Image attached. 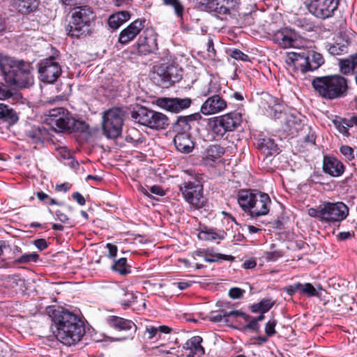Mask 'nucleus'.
Segmentation results:
<instances>
[{
    "instance_id": "4",
    "label": "nucleus",
    "mask_w": 357,
    "mask_h": 357,
    "mask_svg": "<svg viewBox=\"0 0 357 357\" xmlns=\"http://www.w3.org/2000/svg\"><path fill=\"white\" fill-rule=\"evenodd\" d=\"M312 85L321 97L327 100L344 97L349 89L347 79L337 74L317 77L313 79Z\"/></svg>"
},
{
    "instance_id": "39",
    "label": "nucleus",
    "mask_w": 357,
    "mask_h": 357,
    "mask_svg": "<svg viewBox=\"0 0 357 357\" xmlns=\"http://www.w3.org/2000/svg\"><path fill=\"white\" fill-rule=\"evenodd\" d=\"M166 6H170L174 9L176 16L182 20L184 13V6L180 0H162Z\"/></svg>"
},
{
    "instance_id": "12",
    "label": "nucleus",
    "mask_w": 357,
    "mask_h": 357,
    "mask_svg": "<svg viewBox=\"0 0 357 357\" xmlns=\"http://www.w3.org/2000/svg\"><path fill=\"white\" fill-rule=\"evenodd\" d=\"M61 72V67L54 56H49L38 63L39 77L44 83H54Z\"/></svg>"
},
{
    "instance_id": "43",
    "label": "nucleus",
    "mask_w": 357,
    "mask_h": 357,
    "mask_svg": "<svg viewBox=\"0 0 357 357\" xmlns=\"http://www.w3.org/2000/svg\"><path fill=\"white\" fill-rule=\"evenodd\" d=\"M295 24L305 31H311L314 27L313 23L306 18H298L295 21Z\"/></svg>"
},
{
    "instance_id": "44",
    "label": "nucleus",
    "mask_w": 357,
    "mask_h": 357,
    "mask_svg": "<svg viewBox=\"0 0 357 357\" xmlns=\"http://www.w3.org/2000/svg\"><path fill=\"white\" fill-rule=\"evenodd\" d=\"M229 55L231 57L236 60L244 61L249 60V56L238 49L231 50L229 52Z\"/></svg>"
},
{
    "instance_id": "32",
    "label": "nucleus",
    "mask_w": 357,
    "mask_h": 357,
    "mask_svg": "<svg viewBox=\"0 0 357 357\" xmlns=\"http://www.w3.org/2000/svg\"><path fill=\"white\" fill-rule=\"evenodd\" d=\"M26 136L29 140L34 144L43 142L47 135V130L40 126H33L26 131Z\"/></svg>"
},
{
    "instance_id": "16",
    "label": "nucleus",
    "mask_w": 357,
    "mask_h": 357,
    "mask_svg": "<svg viewBox=\"0 0 357 357\" xmlns=\"http://www.w3.org/2000/svg\"><path fill=\"white\" fill-rule=\"evenodd\" d=\"M191 104L192 100L190 98H159L156 100L158 107L174 113H178L188 108Z\"/></svg>"
},
{
    "instance_id": "24",
    "label": "nucleus",
    "mask_w": 357,
    "mask_h": 357,
    "mask_svg": "<svg viewBox=\"0 0 357 357\" xmlns=\"http://www.w3.org/2000/svg\"><path fill=\"white\" fill-rule=\"evenodd\" d=\"M218 118L228 132L234 131L242 121L241 114L237 112H230Z\"/></svg>"
},
{
    "instance_id": "53",
    "label": "nucleus",
    "mask_w": 357,
    "mask_h": 357,
    "mask_svg": "<svg viewBox=\"0 0 357 357\" xmlns=\"http://www.w3.org/2000/svg\"><path fill=\"white\" fill-rule=\"evenodd\" d=\"M34 245L40 251L45 250L47 247V243L44 238L36 239L33 241Z\"/></svg>"
},
{
    "instance_id": "47",
    "label": "nucleus",
    "mask_w": 357,
    "mask_h": 357,
    "mask_svg": "<svg viewBox=\"0 0 357 357\" xmlns=\"http://www.w3.org/2000/svg\"><path fill=\"white\" fill-rule=\"evenodd\" d=\"M277 321L275 319L270 320L266 323L265 326V332L268 336H273L275 333V327Z\"/></svg>"
},
{
    "instance_id": "41",
    "label": "nucleus",
    "mask_w": 357,
    "mask_h": 357,
    "mask_svg": "<svg viewBox=\"0 0 357 357\" xmlns=\"http://www.w3.org/2000/svg\"><path fill=\"white\" fill-rule=\"evenodd\" d=\"M212 131L218 137H222L225 134L228 132L225 127L222 126V123H221L218 118H216L213 121Z\"/></svg>"
},
{
    "instance_id": "54",
    "label": "nucleus",
    "mask_w": 357,
    "mask_h": 357,
    "mask_svg": "<svg viewBox=\"0 0 357 357\" xmlns=\"http://www.w3.org/2000/svg\"><path fill=\"white\" fill-rule=\"evenodd\" d=\"M126 139L128 142H132L135 144H142L144 142V139L143 137H139L136 138L134 136H132L131 134L128 135Z\"/></svg>"
},
{
    "instance_id": "9",
    "label": "nucleus",
    "mask_w": 357,
    "mask_h": 357,
    "mask_svg": "<svg viewBox=\"0 0 357 357\" xmlns=\"http://www.w3.org/2000/svg\"><path fill=\"white\" fill-rule=\"evenodd\" d=\"M123 116V112L119 108H112L103 113L102 130L107 138H116L121 134Z\"/></svg>"
},
{
    "instance_id": "22",
    "label": "nucleus",
    "mask_w": 357,
    "mask_h": 357,
    "mask_svg": "<svg viewBox=\"0 0 357 357\" xmlns=\"http://www.w3.org/2000/svg\"><path fill=\"white\" fill-rule=\"evenodd\" d=\"M238 317L248 320V316L245 313L239 310H231L221 313L212 312L209 316L210 321L213 322H227L230 319H237Z\"/></svg>"
},
{
    "instance_id": "21",
    "label": "nucleus",
    "mask_w": 357,
    "mask_h": 357,
    "mask_svg": "<svg viewBox=\"0 0 357 357\" xmlns=\"http://www.w3.org/2000/svg\"><path fill=\"white\" fill-rule=\"evenodd\" d=\"M257 190H241L237 195V200L242 210L249 214L257 197Z\"/></svg>"
},
{
    "instance_id": "2",
    "label": "nucleus",
    "mask_w": 357,
    "mask_h": 357,
    "mask_svg": "<svg viewBox=\"0 0 357 357\" xmlns=\"http://www.w3.org/2000/svg\"><path fill=\"white\" fill-rule=\"evenodd\" d=\"M52 321L56 328V337L66 346L76 344L85 333L84 322L77 315L68 310H56Z\"/></svg>"
},
{
    "instance_id": "30",
    "label": "nucleus",
    "mask_w": 357,
    "mask_h": 357,
    "mask_svg": "<svg viewBox=\"0 0 357 357\" xmlns=\"http://www.w3.org/2000/svg\"><path fill=\"white\" fill-rule=\"evenodd\" d=\"M193 121V115L178 116L173 125V130L176 134L189 133L191 129L190 123Z\"/></svg>"
},
{
    "instance_id": "51",
    "label": "nucleus",
    "mask_w": 357,
    "mask_h": 357,
    "mask_svg": "<svg viewBox=\"0 0 357 357\" xmlns=\"http://www.w3.org/2000/svg\"><path fill=\"white\" fill-rule=\"evenodd\" d=\"M342 123L347 126H357V116H351L349 118H344L342 119Z\"/></svg>"
},
{
    "instance_id": "7",
    "label": "nucleus",
    "mask_w": 357,
    "mask_h": 357,
    "mask_svg": "<svg viewBox=\"0 0 357 357\" xmlns=\"http://www.w3.org/2000/svg\"><path fill=\"white\" fill-rule=\"evenodd\" d=\"M222 86L218 82L211 81L207 89L202 91V96L207 99L201 106L200 111L204 115H212L225 111L227 102L221 93Z\"/></svg>"
},
{
    "instance_id": "52",
    "label": "nucleus",
    "mask_w": 357,
    "mask_h": 357,
    "mask_svg": "<svg viewBox=\"0 0 357 357\" xmlns=\"http://www.w3.org/2000/svg\"><path fill=\"white\" fill-rule=\"evenodd\" d=\"M300 286H301V283L300 282H298L296 284H294L293 285H289L288 287H287L285 288V291H287V293L290 295V296H292L294 295L297 291H300Z\"/></svg>"
},
{
    "instance_id": "20",
    "label": "nucleus",
    "mask_w": 357,
    "mask_h": 357,
    "mask_svg": "<svg viewBox=\"0 0 357 357\" xmlns=\"http://www.w3.org/2000/svg\"><path fill=\"white\" fill-rule=\"evenodd\" d=\"M324 172L332 176L337 177L344 172V165L337 158L325 156L323 162Z\"/></svg>"
},
{
    "instance_id": "29",
    "label": "nucleus",
    "mask_w": 357,
    "mask_h": 357,
    "mask_svg": "<svg viewBox=\"0 0 357 357\" xmlns=\"http://www.w3.org/2000/svg\"><path fill=\"white\" fill-rule=\"evenodd\" d=\"M257 147L266 156L277 153L278 150V146L275 143L274 140L268 137L259 139Z\"/></svg>"
},
{
    "instance_id": "42",
    "label": "nucleus",
    "mask_w": 357,
    "mask_h": 357,
    "mask_svg": "<svg viewBox=\"0 0 357 357\" xmlns=\"http://www.w3.org/2000/svg\"><path fill=\"white\" fill-rule=\"evenodd\" d=\"M300 292L303 294H305L309 297L311 296H317L319 293L317 289L313 287V285L310 283H305L301 284L300 286Z\"/></svg>"
},
{
    "instance_id": "60",
    "label": "nucleus",
    "mask_w": 357,
    "mask_h": 357,
    "mask_svg": "<svg viewBox=\"0 0 357 357\" xmlns=\"http://www.w3.org/2000/svg\"><path fill=\"white\" fill-rule=\"evenodd\" d=\"M353 234H354V233H351L349 231H342V232H340L337 234V238L340 241H345L348 238H350Z\"/></svg>"
},
{
    "instance_id": "63",
    "label": "nucleus",
    "mask_w": 357,
    "mask_h": 357,
    "mask_svg": "<svg viewBox=\"0 0 357 357\" xmlns=\"http://www.w3.org/2000/svg\"><path fill=\"white\" fill-rule=\"evenodd\" d=\"M60 1L66 6H79L81 3L80 0H60Z\"/></svg>"
},
{
    "instance_id": "18",
    "label": "nucleus",
    "mask_w": 357,
    "mask_h": 357,
    "mask_svg": "<svg viewBox=\"0 0 357 357\" xmlns=\"http://www.w3.org/2000/svg\"><path fill=\"white\" fill-rule=\"evenodd\" d=\"M146 20L144 18L137 19L131 22L126 28L123 29L119 33V42L122 45H126L133 40L145 26Z\"/></svg>"
},
{
    "instance_id": "13",
    "label": "nucleus",
    "mask_w": 357,
    "mask_h": 357,
    "mask_svg": "<svg viewBox=\"0 0 357 357\" xmlns=\"http://www.w3.org/2000/svg\"><path fill=\"white\" fill-rule=\"evenodd\" d=\"M321 220L328 222H340L349 215V208L343 202H324L321 205Z\"/></svg>"
},
{
    "instance_id": "35",
    "label": "nucleus",
    "mask_w": 357,
    "mask_h": 357,
    "mask_svg": "<svg viewBox=\"0 0 357 357\" xmlns=\"http://www.w3.org/2000/svg\"><path fill=\"white\" fill-rule=\"evenodd\" d=\"M225 233L223 231L216 232L214 229H208L205 231H202L199 233L198 237L201 240L204 241H212L218 239H224L225 237Z\"/></svg>"
},
{
    "instance_id": "25",
    "label": "nucleus",
    "mask_w": 357,
    "mask_h": 357,
    "mask_svg": "<svg viewBox=\"0 0 357 357\" xmlns=\"http://www.w3.org/2000/svg\"><path fill=\"white\" fill-rule=\"evenodd\" d=\"M107 321L109 326L119 331H130L133 327L136 328L135 324L131 320L116 316L109 317Z\"/></svg>"
},
{
    "instance_id": "26",
    "label": "nucleus",
    "mask_w": 357,
    "mask_h": 357,
    "mask_svg": "<svg viewBox=\"0 0 357 357\" xmlns=\"http://www.w3.org/2000/svg\"><path fill=\"white\" fill-rule=\"evenodd\" d=\"M202 340V337L196 335L193 336L185 342L183 348L186 351H189L188 356L192 357L194 355L200 356L204 354V349L201 345Z\"/></svg>"
},
{
    "instance_id": "45",
    "label": "nucleus",
    "mask_w": 357,
    "mask_h": 357,
    "mask_svg": "<svg viewBox=\"0 0 357 357\" xmlns=\"http://www.w3.org/2000/svg\"><path fill=\"white\" fill-rule=\"evenodd\" d=\"M54 215L56 216V220H59L63 224L68 225L70 226H72V222L70 219L68 217L66 214L63 213L60 210H57L55 211Z\"/></svg>"
},
{
    "instance_id": "10",
    "label": "nucleus",
    "mask_w": 357,
    "mask_h": 357,
    "mask_svg": "<svg viewBox=\"0 0 357 357\" xmlns=\"http://www.w3.org/2000/svg\"><path fill=\"white\" fill-rule=\"evenodd\" d=\"M179 190L185 200L195 208H200L205 204L203 195V185L196 178L184 181L179 185Z\"/></svg>"
},
{
    "instance_id": "46",
    "label": "nucleus",
    "mask_w": 357,
    "mask_h": 357,
    "mask_svg": "<svg viewBox=\"0 0 357 357\" xmlns=\"http://www.w3.org/2000/svg\"><path fill=\"white\" fill-rule=\"evenodd\" d=\"M340 151L347 160H351L354 158V150L351 147L347 145L342 146Z\"/></svg>"
},
{
    "instance_id": "48",
    "label": "nucleus",
    "mask_w": 357,
    "mask_h": 357,
    "mask_svg": "<svg viewBox=\"0 0 357 357\" xmlns=\"http://www.w3.org/2000/svg\"><path fill=\"white\" fill-rule=\"evenodd\" d=\"M245 292V291L241 288L232 287L229 291V296L233 299H238L243 296Z\"/></svg>"
},
{
    "instance_id": "55",
    "label": "nucleus",
    "mask_w": 357,
    "mask_h": 357,
    "mask_svg": "<svg viewBox=\"0 0 357 357\" xmlns=\"http://www.w3.org/2000/svg\"><path fill=\"white\" fill-rule=\"evenodd\" d=\"M72 197L81 206H83L86 203L84 197L78 192H74L72 195Z\"/></svg>"
},
{
    "instance_id": "28",
    "label": "nucleus",
    "mask_w": 357,
    "mask_h": 357,
    "mask_svg": "<svg viewBox=\"0 0 357 357\" xmlns=\"http://www.w3.org/2000/svg\"><path fill=\"white\" fill-rule=\"evenodd\" d=\"M340 70L343 75H353L357 72V54L339 61Z\"/></svg>"
},
{
    "instance_id": "38",
    "label": "nucleus",
    "mask_w": 357,
    "mask_h": 357,
    "mask_svg": "<svg viewBox=\"0 0 357 357\" xmlns=\"http://www.w3.org/2000/svg\"><path fill=\"white\" fill-rule=\"evenodd\" d=\"M117 294L121 304L127 307L130 306L137 298L136 295L133 292L128 291L124 289H119Z\"/></svg>"
},
{
    "instance_id": "3",
    "label": "nucleus",
    "mask_w": 357,
    "mask_h": 357,
    "mask_svg": "<svg viewBox=\"0 0 357 357\" xmlns=\"http://www.w3.org/2000/svg\"><path fill=\"white\" fill-rule=\"evenodd\" d=\"M0 68L10 86L28 88L33 84V68L30 62L5 56L0 58Z\"/></svg>"
},
{
    "instance_id": "36",
    "label": "nucleus",
    "mask_w": 357,
    "mask_h": 357,
    "mask_svg": "<svg viewBox=\"0 0 357 357\" xmlns=\"http://www.w3.org/2000/svg\"><path fill=\"white\" fill-rule=\"evenodd\" d=\"M275 304V301L271 298H264L258 303L251 306V310L253 312L265 313L268 312Z\"/></svg>"
},
{
    "instance_id": "11",
    "label": "nucleus",
    "mask_w": 357,
    "mask_h": 357,
    "mask_svg": "<svg viewBox=\"0 0 357 357\" xmlns=\"http://www.w3.org/2000/svg\"><path fill=\"white\" fill-rule=\"evenodd\" d=\"M308 12L314 17L324 20L332 17L337 10L340 0H305Z\"/></svg>"
},
{
    "instance_id": "57",
    "label": "nucleus",
    "mask_w": 357,
    "mask_h": 357,
    "mask_svg": "<svg viewBox=\"0 0 357 357\" xmlns=\"http://www.w3.org/2000/svg\"><path fill=\"white\" fill-rule=\"evenodd\" d=\"M150 191L151 193L155 194L156 195H159V196L165 195V191L159 185H155L151 186L150 188Z\"/></svg>"
},
{
    "instance_id": "14",
    "label": "nucleus",
    "mask_w": 357,
    "mask_h": 357,
    "mask_svg": "<svg viewBox=\"0 0 357 357\" xmlns=\"http://www.w3.org/2000/svg\"><path fill=\"white\" fill-rule=\"evenodd\" d=\"M158 35L152 27L144 29L137 42V52L141 55L155 53L158 50Z\"/></svg>"
},
{
    "instance_id": "33",
    "label": "nucleus",
    "mask_w": 357,
    "mask_h": 357,
    "mask_svg": "<svg viewBox=\"0 0 357 357\" xmlns=\"http://www.w3.org/2000/svg\"><path fill=\"white\" fill-rule=\"evenodd\" d=\"M111 268L122 276H126L131 273V266L127 264L126 257H121L118 260H115Z\"/></svg>"
},
{
    "instance_id": "61",
    "label": "nucleus",
    "mask_w": 357,
    "mask_h": 357,
    "mask_svg": "<svg viewBox=\"0 0 357 357\" xmlns=\"http://www.w3.org/2000/svg\"><path fill=\"white\" fill-rule=\"evenodd\" d=\"M70 187H71V184H70L68 183H64L56 185V190L58 191H60V192H66L70 190Z\"/></svg>"
},
{
    "instance_id": "37",
    "label": "nucleus",
    "mask_w": 357,
    "mask_h": 357,
    "mask_svg": "<svg viewBox=\"0 0 357 357\" xmlns=\"http://www.w3.org/2000/svg\"><path fill=\"white\" fill-rule=\"evenodd\" d=\"M0 119L6 121L15 122L17 116L12 108L3 103H0Z\"/></svg>"
},
{
    "instance_id": "34",
    "label": "nucleus",
    "mask_w": 357,
    "mask_h": 357,
    "mask_svg": "<svg viewBox=\"0 0 357 357\" xmlns=\"http://www.w3.org/2000/svg\"><path fill=\"white\" fill-rule=\"evenodd\" d=\"M225 153V149L220 145H211L206 150L205 160L215 161Z\"/></svg>"
},
{
    "instance_id": "40",
    "label": "nucleus",
    "mask_w": 357,
    "mask_h": 357,
    "mask_svg": "<svg viewBox=\"0 0 357 357\" xmlns=\"http://www.w3.org/2000/svg\"><path fill=\"white\" fill-rule=\"evenodd\" d=\"M39 259V255L36 253L23 254L15 259L16 264H27L29 262H36Z\"/></svg>"
},
{
    "instance_id": "15",
    "label": "nucleus",
    "mask_w": 357,
    "mask_h": 357,
    "mask_svg": "<svg viewBox=\"0 0 357 357\" xmlns=\"http://www.w3.org/2000/svg\"><path fill=\"white\" fill-rule=\"evenodd\" d=\"M157 75L160 77L163 84L172 85L179 82L183 77V70L176 63L162 65L157 70Z\"/></svg>"
},
{
    "instance_id": "56",
    "label": "nucleus",
    "mask_w": 357,
    "mask_h": 357,
    "mask_svg": "<svg viewBox=\"0 0 357 357\" xmlns=\"http://www.w3.org/2000/svg\"><path fill=\"white\" fill-rule=\"evenodd\" d=\"M107 248H108V250H109V253L107 255L108 257L113 258L116 256V253H117L116 245L108 243L107 245Z\"/></svg>"
},
{
    "instance_id": "58",
    "label": "nucleus",
    "mask_w": 357,
    "mask_h": 357,
    "mask_svg": "<svg viewBox=\"0 0 357 357\" xmlns=\"http://www.w3.org/2000/svg\"><path fill=\"white\" fill-rule=\"evenodd\" d=\"M12 96V93L9 90L3 87L2 85L0 84V100H4L10 98Z\"/></svg>"
},
{
    "instance_id": "49",
    "label": "nucleus",
    "mask_w": 357,
    "mask_h": 357,
    "mask_svg": "<svg viewBox=\"0 0 357 357\" xmlns=\"http://www.w3.org/2000/svg\"><path fill=\"white\" fill-rule=\"evenodd\" d=\"M245 321L248 322V324L243 326L244 330H252L254 331H257L259 329V324L253 319H250L248 316V320L244 319Z\"/></svg>"
},
{
    "instance_id": "8",
    "label": "nucleus",
    "mask_w": 357,
    "mask_h": 357,
    "mask_svg": "<svg viewBox=\"0 0 357 357\" xmlns=\"http://www.w3.org/2000/svg\"><path fill=\"white\" fill-rule=\"evenodd\" d=\"M130 116L135 122L152 130L165 129L169 123L165 114L144 106H137L131 112Z\"/></svg>"
},
{
    "instance_id": "6",
    "label": "nucleus",
    "mask_w": 357,
    "mask_h": 357,
    "mask_svg": "<svg viewBox=\"0 0 357 357\" xmlns=\"http://www.w3.org/2000/svg\"><path fill=\"white\" fill-rule=\"evenodd\" d=\"M96 18V15L88 6H76L72 10L71 20L66 27L68 36L80 37L86 36L89 32L91 24Z\"/></svg>"
},
{
    "instance_id": "5",
    "label": "nucleus",
    "mask_w": 357,
    "mask_h": 357,
    "mask_svg": "<svg viewBox=\"0 0 357 357\" xmlns=\"http://www.w3.org/2000/svg\"><path fill=\"white\" fill-rule=\"evenodd\" d=\"M45 121L59 132H84L88 129V125L84 121L75 119L66 109L58 107L47 112Z\"/></svg>"
},
{
    "instance_id": "64",
    "label": "nucleus",
    "mask_w": 357,
    "mask_h": 357,
    "mask_svg": "<svg viewBox=\"0 0 357 357\" xmlns=\"http://www.w3.org/2000/svg\"><path fill=\"white\" fill-rule=\"evenodd\" d=\"M257 265V263L255 260L252 259H248L243 262V267L245 269L252 268L255 267Z\"/></svg>"
},
{
    "instance_id": "19",
    "label": "nucleus",
    "mask_w": 357,
    "mask_h": 357,
    "mask_svg": "<svg viewBox=\"0 0 357 357\" xmlns=\"http://www.w3.org/2000/svg\"><path fill=\"white\" fill-rule=\"evenodd\" d=\"M228 0H202L197 2V8L200 10L215 13L219 15H227L229 9L225 5Z\"/></svg>"
},
{
    "instance_id": "17",
    "label": "nucleus",
    "mask_w": 357,
    "mask_h": 357,
    "mask_svg": "<svg viewBox=\"0 0 357 357\" xmlns=\"http://www.w3.org/2000/svg\"><path fill=\"white\" fill-rule=\"evenodd\" d=\"M271 204V200L269 195L258 191L248 215L251 219H257L266 215L269 213Z\"/></svg>"
},
{
    "instance_id": "50",
    "label": "nucleus",
    "mask_w": 357,
    "mask_h": 357,
    "mask_svg": "<svg viewBox=\"0 0 357 357\" xmlns=\"http://www.w3.org/2000/svg\"><path fill=\"white\" fill-rule=\"evenodd\" d=\"M145 333L148 335L147 337L149 340H152L158 333L157 327L153 326H147Z\"/></svg>"
},
{
    "instance_id": "23",
    "label": "nucleus",
    "mask_w": 357,
    "mask_h": 357,
    "mask_svg": "<svg viewBox=\"0 0 357 357\" xmlns=\"http://www.w3.org/2000/svg\"><path fill=\"white\" fill-rule=\"evenodd\" d=\"M174 142L176 149L181 153H190L194 148V144L189 133L176 134Z\"/></svg>"
},
{
    "instance_id": "62",
    "label": "nucleus",
    "mask_w": 357,
    "mask_h": 357,
    "mask_svg": "<svg viewBox=\"0 0 357 357\" xmlns=\"http://www.w3.org/2000/svg\"><path fill=\"white\" fill-rule=\"evenodd\" d=\"M316 140V136L313 132H309L305 137L304 141L306 143H309L310 144H314Z\"/></svg>"
},
{
    "instance_id": "27",
    "label": "nucleus",
    "mask_w": 357,
    "mask_h": 357,
    "mask_svg": "<svg viewBox=\"0 0 357 357\" xmlns=\"http://www.w3.org/2000/svg\"><path fill=\"white\" fill-rule=\"evenodd\" d=\"M39 0H15L13 6L22 14L34 11L39 5Z\"/></svg>"
},
{
    "instance_id": "59",
    "label": "nucleus",
    "mask_w": 357,
    "mask_h": 357,
    "mask_svg": "<svg viewBox=\"0 0 357 357\" xmlns=\"http://www.w3.org/2000/svg\"><path fill=\"white\" fill-rule=\"evenodd\" d=\"M258 222L259 223L256 224L257 226H254V225H248V229L250 234H255V233H257L258 231H259L260 230H261L259 227H260V224H263L264 222L259 220Z\"/></svg>"
},
{
    "instance_id": "31",
    "label": "nucleus",
    "mask_w": 357,
    "mask_h": 357,
    "mask_svg": "<svg viewBox=\"0 0 357 357\" xmlns=\"http://www.w3.org/2000/svg\"><path fill=\"white\" fill-rule=\"evenodd\" d=\"M130 18V13L127 10L117 12L109 16L108 19L109 26L114 29L120 27L123 23Z\"/></svg>"
},
{
    "instance_id": "1",
    "label": "nucleus",
    "mask_w": 357,
    "mask_h": 357,
    "mask_svg": "<svg viewBox=\"0 0 357 357\" xmlns=\"http://www.w3.org/2000/svg\"><path fill=\"white\" fill-rule=\"evenodd\" d=\"M273 41L283 48H297L296 52L287 53L285 62L294 71L305 73L317 70L324 63L323 56L314 50L298 48V41L294 33L284 29L277 31Z\"/></svg>"
}]
</instances>
